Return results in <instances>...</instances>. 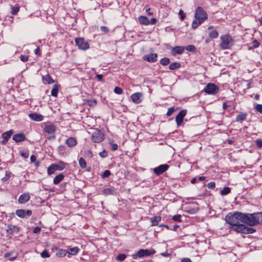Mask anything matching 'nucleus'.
<instances>
[{"mask_svg":"<svg viewBox=\"0 0 262 262\" xmlns=\"http://www.w3.org/2000/svg\"><path fill=\"white\" fill-rule=\"evenodd\" d=\"M194 17L195 19L191 24L193 29H195L207 19L208 14L201 7H198L195 10Z\"/></svg>","mask_w":262,"mask_h":262,"instance_id":"f257e3e1","label":"nucleus"},{"mask_svg":"<svg viewBox=\"0 0 262 262\" xmlns=\"http://www.w3.org/2000/svg\"><path fill=\"white\" fill-rule=\"evenodd\" d=\"M156 251L153 249H140L137 252L132 255L133 258L136 259L139 258L143 257L144 256H148L154 254Z\"/></svg>","mask_w":262,"mask_h":262,"instance_id":"f03ea898","label":"nucleus"},{"mask_svg":"<svg viewBox=\"0 0 262 262\" xmlns=\"http://www.w3.org/2000/svg\"><path fill=\"white\" fill-rule=\"evenodd\" d=\"M244 213L236 212L230 215V226L244 223Z\"/></svg>","mask_w":262,"mask_h":262,"instance_id":"7ed1b4c3","label":"nucleus"},{"mask_svg":"<svg viewBox=\"0 0 262 262\" xmlns=\"http://www.w3.org/2000/svg\"><path fill=\"white\" fill-rule=\"evenodd\" d=\"M104 139L103 133L99 129H95L92 134V140L95 143H100Z\"/></svg>","mask_w":262,"mask_h":262,"instance_id":"20e7f679","label":"nucleus"},{"mask_svg":"<svg viewBox=\"0 0 262 262\" xmlns=\"http://www.w3.org/2000/svg\"><path fill=\"white\" fill-rule=\"evenodd\" d=\"M75 43L79 49L86 50L90 48L89 43L82 37H78L75 39Z\"/></svg>","mask_w":262,"mask_h":262,"instance_id":"39448f33","label":"nucleus"},{"mask_svg":"<svg viewBox=\"0 0 262 262\" xmlns=\"http://www.w3.org/2000/svg\"><path fill=\"white\" fill-rule=\"evenodd\" d=\"M57 130V127L53 123L46 122L44 123L43 132L48 134H54Z\"/></svg>","mask_w":262,"mask_h":262,"instance_id":"423d86ee","label":"nucleus"},{"mask_svg":"<svg viewBox=\"0 0 262 262\" xmlns=\"http://www.w3.org/2000/svg\"><path fill=\"white\" fill-rule=\"evenodd\" d=\"M204 91L208 94L215 95L218 93L219 88L215 84L209 83L206 86Z\"/></svg>","mask_w":262,"mask_h":262,"instance_id":"0eeeda50","label":"nucleus"},{"mask_svg":"<svg viewBox=\"0 0 262 262\" xmlns=\"http://www.w3.org/2000/svg\"><path fill=\"white\" fill-rule=\"evenodd\" d=\"M169 167V166L168 164H161L159 166L154 168L153 171L156 175L159 176L167 171Z\"/></svg>","mask_w":262,"mask_h":262,"instance_id":"6e6552de","label":"nucleus"},{"mask_svg":"<svg viewBox=\"0 0 262 262\" xmlns=\"http://www.w3.org/2000/svg\"><path fill=\"white\" fill-rule=\"evenodd\" d=\"M244 223L250 226H254L253 213L244 214L243 218Z\"/></svg>","mask_w":262,"mask_h":262,"instance_id":"1a4fd4ad","label":"nucleus"},{"mask_svg":"<svg viewBox=\"0 0 262 262\" xmlns=\"http://www.w3.org/2000/svg\"><path fill=\"white\" fill-rule=\"evenodd\" d=\"M14 131L12 129H10L7 132H4L2 134V138L3 140L1 141V143L3 145H5L11 138V136L13 134Z\"/></svg>","mask_w":262,"mask_h":262,"instance_id":"9d476101","label":"nucleus"},{"mask_svg":"<svg viewBox=\"0 0 262 262\" xmlns=\"http://www.w3.org/2000/svg\"><path fill=\"white\" fill-rule=\"evenodd\" d=\"M187 111L183 110L181 111L176 117V122L178 126L181 125L183 121L184 117L186 115Z\"/></svg>","mask_w":262,"mask_h":262,"instance_id":"9b49d317","label":"nucleus"},{"mask_svg":"<svg viewBox=\"0 0 262 262\" xmlns=\"http://www.w3.org/2000/svg\"><path fill=\"white\" fill-rule=\"evenodd\" d=\"M32 213V211L31 210L18 209L15 211V214L20 218H25L26 216H30Z\"/></svg>","mask_w":262,"mask_h":262,"instance_id":"f8f14e48","label":"nucleus"},{"mask_svg":"<svg viewBox=\"0 0 262 262\" xmlns=\"http://www.w3.org/2000/svg\"><path fill=\"white\" fill-rule=\"evenodd\" d=\"M229 37L228 35L221 36L222 42L220 44L221 47L223 49H228L229 44Z\"/></svg>","mask_w":262,"mask_h":262,"instance_id":"ddd939ff","label":"nucleus"},{"mask_svg":"<svg viewBox=\"0 0 262 262\" xmlns=\"http://www.w3.org/2000/svg\"><path fill=\"white\" fill-rule=\"evenodd\" d=\"M19 231V228L15 225H9L7 227L6 232L7 235H12L14 233H17Z\"/></svg>","mask_w":262,"mask_h":262,"instance_id":"4468645a","label":"nucleus"},{"mask_svg":"<svg viewBox=\"0 0 262 262\" xmlns=\"http://www.w3.org/2000/svg\"><path fill=\"white\" fill-rule=\"evenodd\" d=\"M158 55L156 53L150 54V55H145L143 57V59L149 62H155L157 60Z\"/></svg>","mask_w":262,"mask_h":262,"instance_id":"2eb2a0df","label":"nucleus"},{"mask_svg":"<svg viewBox=\"0 0 262 262\" xmlns=\"http://www.w3.org/2000/svg\"><path fill=\"white\" fill-rule=\"evenodd\" d=\"M29 118L35 121L40 122L43 120L44 117L42 115L36 113H30L29 114Z\"/></svg>","mask_w":262,"mask_h":262,"instance_id":"dca6fc26","label":"nucleus"},{"mask_svg":"<svg viewBox=\"0 0 262 262\" xmlns=\"http://www.w3.org/2000/svg\"><path fill=\"white\" fill-rule=\"evenodd\" d=\"M243 223L237 224L236 225L231 226L230 229L236 231L237 232H241L244 233L245 229V226L243 224Z\"/></svg>","mask_w":262,"mask_h":262,"instance_id":"f3484780","label":"nucleus"},{"mask_svg":"<svg viewBox=\"0 0 262 262\" xmlns=\"http://www.w3.org/2000/svg\"><path fill=\"white\" fill-rule=\"evenodd\" d=\"M30 199V195L29 193H24L21 194L18 199V202L19 204H25L28 202Z\"/></svg>","mask_w":262,"mask_h":262,"instance_id":"a211bd4d","label":"nucleus"},{"mask_svg":"<svg viewBox=\"0 0 262 262\" xmlns=\"http://www.w3.org/2000/svg\"><path fill=\"white\" fill-rule=\"evenodd\" d=\"M142 96V94L141 93H135L131 95V99L132 101L136 104L140 103L142 100L141 97Z\"/></svg>","mask_w":262,"mask_h":262,"instance_id":"6ab92c4d","label":"nucleus"},{"mask_svg":"<svg viewBox=\"0 0 262 262\" xmlns=\"http://www.w3.org/2000/svg\"><path fill=\"white\" fill-rule=\"evenodd\" d=\"M26 137L24 133L16 134L13 135V140L16 142H20L25 141Z\"/></svg>","mask_w":262,"mask_h":262,"instance_id":"aec40b11","label":"nucleus"},{"mask_svg":"<svg viewBox=\"0 0 262 262\" xmlns=\"http://www.w3.org/2000/svg\"><path fill=\"white\" fill-rule=\"evenodd\" d=\"M253 216L254 225L262 224V212L259 213H254Z\"/></svg>","mask_w":262,"mask_h":262,"instance_id":"412c9836","label":"nucleus"},{"mask_svg":"<svg viewBox=\"0 0 262 262\" xmlns=\"http://www.w3.org/2000/svg\"><path fill=\"white\" fill-rule=\"evenodd\" d=\"M184 51V48L181 46H176L173 47L171 50V54L173 55L181 54Z\"/></svg>","mask_w":262,"mask_h":262,"instance_id":"4be33fe9","label":"nucleus"},{"mask_svg":"<svg viewBox=\"0 0 262 262\" xmlns=\"http://www.w3.org/2000/svg\"><path fill=\"white\" fill-rule=\"evenodd\" d=\"M65 143L70 147L75 146L77 144V141L76 139L73 137H70L68 138L65 142Z\"/></svg>","mask_w":262,"mask_h":262,"instance_id":"5701e85b","label":"nucleus"},{"mask_svg":"<svg viewBox=\"0 0 262 262\" xmlns=\"http://www.w3.org/2000/svg\"><path fill=\"white\" fill-rule=\"evenodd\" d=\"M56 170H62L66 167L67 163L63 161H59L58 163L53 164Z\"/></svg>","mask_w":262,"mask_h":262,"instance_id":"b1692460","label":"nucleus"},{"mask_svg":"<svg viewBox=\"0 0 262 262\" xmlns=\"http://www.w3.org/2000/svg\"><path fill=\"white\" fill-rule=\"evenodd\" d=\"M44 83L52 84L54 82V80L50 75H46L42 77Z\"/></svg>","mask_w":262,"mask_h":262,"instance_id":"393cba45","label":"nucleus"},{"mask_svg":"<svg viewBox=\"0 0 262 262\" xmlns=\"http://www.w3.org/2000/svg\"><path fill=\"white\" fill-rule=\"evenodd\" d=\"M161 221V217L160 216H155L153 217L150 218V221L151 222V226H155L158 225L159 222Z\"/></svg>","mask_w":262,"mask_h":262,"instance_id":"a878e982","label":"nucleus"},{"mask_svg":"<svg viewBox=\"0 0 262 262\" xmlns=\"http://www.w3.org/2000/svg\"><path fill=\"white\" fill-rule=\"evenodd\" d=\"M212 29L213 26H210L208 28L209 30H210L209 33V36L211 38H216L219 36L218 32L216 30H211Z\"/></svg>","mask_w":262,"mask_h":262,"instance_id":"bb28decb","label":"nucleus"},{"mask_svg":"<svg viewBox=\"0 0 262 262\" xmlns=\"http://www.w3.org/2000/svg\"><path fill=\"white\" fill-rule=\"evenodd\" d=\"M64 178V176L62 173H59L54 178L53 183L55 185L58 184L63 180Z\"/></svg>","mask_w":262,"mask_h":262,"instance_id":"cd10ccee","label":"nucleus"},{"mask_svg":"<svg viewBox=\"0 0 262 262\" xmlns=\"http://www.w3.org/2000/svg\"><path fill=\"white\" fill-rule=\"evenodd\" d=\"M139 23L144 25H148L149 24V20L146 16H140L138 17Z\"/></svg>","mask_w":262,"mask_h":262,"instance_id":"c85d7f7f","label":"nucleus"},{"mask_svg":"<svg viewBox=\"0 0 262 262\" xmlns=\"http://www.w3.org/2000/svg\"><path fill=\"white\" fill-rule=\"evenodd\" d=\"M60 88V85L59 84H54L53 86V88L51 90V95L54 97H57L59 89Z\"/></svg>","mask_w":262,"mask_h":262,"instance_id":"c756f323","label":"nucleus"},{"mask_svg":"<svg viewBox=\"0 0 262 262\" xmlns=\"http://www.w3.org/2000/svg\"><path fill=\"white\" fill-rule=\"evenodd\" d=\"M79 251V249L77 247L70 248L67 249L68 253L72 255H75L76 254H77Z\"/></svg>","mask_w":262,"mask_h":262,"instance_id":"7c9ffc66","label":"nucleus"},{"mask_svg":"<svg viewBox=\"0 0 262 262\" xmlns=\"http://www.w3.org/2000/svg\"><path fill=\"white\" fill-rule=\"evenodd\" d=\"M103 194L105 195H114L115 194V190L112 188H106L103 189Z\"/></svg>","mask_w":262,"mask_h":262,"instance_id":"2f4dec72","label":"nucleus"},{"mask_svg":"<svg viewBox=\"0 0 262 262\" xmlns=\"http://www.w3.org/2000/svg\"><path fill=\"white\" fill-rule=\"evenodd\" d=\"M247 116V113H241L238 114L236 116V120L237 121H242L246 119V117Z\"/></svg>","mask_w":262,"mask_h":262,"instance_id":"473e14b6","label":"nucleus"},{"mask_svg":"<svg viewBox=\"0 0 262 262\" xmlns=\"http://www.w3.org/2000/svg\"><path fill=\"white\" fill-rule=\"evenodd\" d=\"M181 67V63L178 62L171 63L169 66V69L170 70H174L179 69Z\"/></svg>","mask_w":262,"mask_h":262,"instance_id":"72a5a7b5","label":"nucleus"},{"mask_svg":"<svg viewBox=\"0 0 262 262\" xmlns=\"http://www.w3.org/2000/svg\"><path fill=\"white\" fill-rule=\"evenodd\" d=\"M56 170L54 165L53 164H52L49 167H48L47 172L49 175H51L53 174Z\"/></svg>","mask_w":262,"mask_h":262,"instance_id":"f704fd0d","label":"nucleus"},{"mask_svg":"<svg viewBox=\"0 0 262 262\" xmlns=\"http://www.w3.org/2000/svg\"><path fill=\"white\" fill-rule=\"evenodd\" d=\"M56 170L54 165L53 164H52L49 167H48L47 172L49 175H51L53 174Z\"/></svg>","mask_w":262,"mask_h":262,"instance_id":"c9c22d12","label":"nucleus"},{"mask_svg":"<svg viewBox=\"0 0 262 262\" xmlns=\"http://www.w3.org/2000/svg\"><path fill=\"white\" fill-rule=\"evenodd\" d=\"M67 253H68L67 250L61 249L57 251L56 254L58 256L61 257L66 256Z\"/></svg>","mask_w":262,"mask_h":262,"instance_id":"e433bc0d","label":"nucleus"},{"mask_svg":"<svg viewBox=\"0 0 262 262\" xmlns=\"http://www.w3.org/2000/svg\"><path fill=\"white\" fill-rule=\"evenodd\" d=\"M160 62L162 65L165 66L170 63V59L167 57L163 58L160 60Z\"/></svg>","mask_w":262,"mask_h":262,"instance_id":"4c0bfd02","label":"nucleus"},{"mask_svg":"<svg viewBox=\"0 0 262 262\" xmlns=\"http://www.w3.org/2000/svg\"><path fill=\"white\" fill-rule=\"evenodd\" d=\"M79 164L80 166L82 168H84L86 166V162L85 160L83 158H80L79 159Z\"/></svg>","mask_w":262,"mask_h":262,"instance_id":"58836bf2","label":"nucleus"},{"mask_svg":"<svg viewBox=\"0 0 262 262\" xmlns=\"http://www.w3.org/2000/svg\"><path fill=\"white\" fill-rule=\"evenodd\" d=\"M255 231V230L251 227H247L245 226V229L244 230V234H250L253 233Z\"/></svg>","mask_w":262,"mask_h":262,"instance_id":"ea45409f","label":"nucleus"},{"mask_svg":"<svg viewBox=\"0 0 262 262\" xmlns=\"http://www.w3.org/2000/svg\"><path fill=\"white\" fill-rule=\"evenodd\" d=\"M11 174L12 173L11 172L6 171L5 173V177L2 179V181L4 182L7 181L11 177Z\"/></svg>","mask_w":262,"mask_h":262,"instance_id":"a19ab883","label":"nucleus"},{"mask_svg":"<svg viewBox=\"0 0 262 262\" xmlns=\"http://www.w3.org/2000/svg\"><path fill=\"white\" fill-rule=\"evenodd\" d=\"M19 11V7L18 6L12 7L11 8V14L13 15H16Z\"/></svg>","mask_w":262,"mask_h":262,"instance_id":"79ce46f5","label":"nucleus"},{"mask_svg":"<svg viewBox=\"0 0 262 262\" xmlns=\"http://www.w3.org/2000/svg\"><path fill=\"white\" fill-rule=\"evenodd\" d=\"M229 193V187H226L220 191V194L222 195H227Z\"/></svg>","mask_w":262,"mask_h":262,"instance_id":"37998d69","label":"nucleus"},{"mask_svg":"<svg viewBox=\"0 0 262 262\" xmlns=\"http://www.w3.org/2000/svg\"><path fill=\"white\" fill-rule=\"evenodd\" d=\"M186 50H187L188 51L194 52L195 51L196 48L194 46L190 45H188L185 48Z\"/></svg>","mask_w":262,"mask_h":262,"instance_id":"c03bdc74","label":"nucleus"},{"mask_svg":"<svg viewBox=\"0 0 262 262\" xmlns=\"http://www.w3.org/2000/svg\"><path fill=\"white\" fill-rule=\"evenodd\" d=\"M126 256L124 254H120L117 257V259L119 261H123L126 258Z\"/></svg>","mask_w":262,"mask_h":262,"instance_id":"a18cd8bd","label":"nucleus"},{"mask_svg":"<svg viewBox=\"0 0 262 262\" xmlns=\"http://www.w3.org/2000/svg\"><path fill=\"white\" fill-rule=\"evenodd\" d=\"M230 4H231L232 5H234V7H237L239 8H241V5L242 4L239 2H236L234 0H230Z\"/></svg>","mask_w":262,"mask_h":262,"instance_id":"49530a36","label":"nucleus"},{"mask_svg":"<svg viewBox=\"0 0 262 262\" xmlns=\"http://www.w3.org/2000/svg\"><path fill=\"white\" fill-rule=\"evenodd\" d=\"M172 220L175 222H179V223L182 222V221L181 220V215L180 214H177V215H174L172 217Z\"/></svg>","mask_w":262,"mask_h":262,"instance_id":"de8ad7c7","label":"nucleus"},{"mask_svg":"<svg viewBox=\"0 0 262 262\" xmlns=\"http://www.w3.org/2000/svg\"><path fill=\"white\" fill-rule=\"evenodd\" d=\"M114 91L116 94L119 95L122 94L123 93L122 89L121 88L118 86L115 88Z\"/></svg>","mask_w":262,"mask_h":262,"instance_id":"09e8293b","label":"nucleus"},{"mask_svg":"<svg viewBox=\"0 0 262 262\" xmlns=\"http://www.w3.org/2000/svg\"><path fill=\"white\" fill-rule=\"evenodd\" d=\"M41 256L43 258H48L50 257V254L47 250H45L41 253Z\"/></svg>","mask_w":262,"mask_h":262,"instance_id":"8fccbe9b","label":"nucleus"},{"mask_svg":"<svg viewBox=\"0 0 262 262\" xmlns=\"http://www.w3.org/2000/svg\"><path fill=\"white\" fill-rule=\"evenodd\" d=\"M111 171L108 170H106L102 174V177L103 178H105L108 177L111 175Z\"/></svg>","mask_w":262,"mask_h":262,"instance_id":"3c124183","label":"nucleus"},{"mask_svg":"<svg viewBox=\"0 0 262 262\" xmlns=\"http://www.w3.org/2000/svg\"><path fill=\"white\" fill-rule=\"evenodd\" d=\"M174 112V108L173 107H171L168 108V111L166 113L167 116H170Z\"/></svg>","mask_w":262,"mask_h":262,"instance_id":"603ef678","label":"nucleus"},{"mask_svg":"<svg viewBox=\"0 0 262 262\" xmlns=\"http://www.w3.org/2000/svg\"><path fill=\"white\" fill-rule=\"evenodd\" d=\"M255 108L257 112L262 114V104H256V106H255Z\"/></svg>","mask_w":262,"mask_h":262,"instance_id":"864d4df0","label":"nucleus"},{"mask_svg":"<svg viewBox=\"0 0 262 262\" xmlns=\"http://www.w3.org/2000/svg\"><path fill=\"white\" fill-rule=\"evenodd\" d=\"M179 15H180V19L181 20H183L185 17V14H184L183 11L182 10H180L179 12Z\"/></svg>","mask_w":262,"mask_h":262,"instance_id":"5fc2aeb1","label":"nucleus"},{"mask_svg":"<svg viewBox=\"0 0 262 262\" xmlns=\"http://www.w3.org/2000/svg\"><path fill=\"white\" fill-rule=\"evenodd\" d=\"M215 187V183L213 182H209L207 184V187L209 189H214Z\"/></svg>","mask_w":262,"mask_h":262,"instance_id":"6e6d98bb","label":"nucleus"},{"mask_svg":"<svg viewBox=\"0 0 262 262\" xmlns=\"http://www.w3.org/2000/svg\"><path fill=\"white\" fill-rule=\"evenodd\" d=\"M252 44L253 47H254V48H258L259 46V42L258 41H257L256 40H253L252 42Z\"/></svg>","mask_w":262,"mask_h":262,"instance_id":"4d7b16f0","label":"nucleus"},{"mask_svg":"<svg viewBox=\"0 0 262 262\" xmlns=\"http://www.w3.org/2000/svg\"><path fill=\"white\" fill-rule=\"evenodd\" d=\"M111 149L113 151H115L118 149V146L116 143H111Z\"/></svg>","mask_w":262,"mask_h":262,"instance_id":"13d9d810","label":"nucleus"},{"mask_svg":"<svg viewBox=\"0 0 262 262\" xmlns=\"http://www.w3.org/2000/svg\"><path fill=\"white\" fill-rule=\"evenodd\" d=\"M256 145L259 148L262 147V140L260 139H257L256 140Z\"/></svg>","mask_w":262,"mask_h":262,"instance_id":"bf43d9fd","label":"nucleus"},{"mask_svg":"<svg viewBox=\"0 0 262 262\" xmlns=\"http://www.w3.org/2000/svg\"><path fill=\"white\" fill-rule=\"evenodd\" d=\"M100 30L101 31L105 33H107L108 32V29L105 26H101L100 27Z\"/></svg>","mask_w":262,"mask_h":262,"instance_id":"052dcab7","label":"nucleus"},{"mask_svg":"<svg viewBox=\"0 0 262 262\" xmlns=\"http://www.w3.org/2000/svg\"><path fill=\"white\" fill-rule=\"evenodd\" d=\"M41 230V228L39 227H35L33 230V232L34 233H38Z\"/></svg>","mask_w":262,"mask_h":262,"instance_id":"680f3d73","label":"nucleus"},{"mask_svg":"<svg viewBox=\"0 0 262 262\" xmlns=\"http://www.w3.org/2000/svg\"><path fill=\"white\" fill-rule=\"evenodd\" d=\"M20 60L23 61V62H26L28 60V57L27 56H25V55H21L20 56Z\"/></svg>","mask_w":262,"mask_h":262,"instance_id":"e2e57ef3","label":"nucleus"},{"mask_svg":"<svg viewBox=\"0 0 262 262\" xmlns=\"http://www.w3.org/2000/svg\"><path fill=\"white\" fill-rule=\"evenodd\" d=\"M20 155L24 158H27L29 157V154L26 152H20Z\"/></svg>","mask_w":262,"mask_h":262,"instance_id":"0e129e2a","label":"nucleus"},{"mask_svg":"<svg viewBox=\"0 0 262 262\" xmlns=\"http://www.w3.org/2000/svg\"><path fill=\"white\" fill-rule=\"evenodd\" d=\"M36 156L34 155H31L30 157L31 162H32V163L35 162H36Z\"/></svg>","mask_w":262,"mask_h":262,"instance_id":"69168bd1","label":"nucleus"},{"mask_svg":"<svg viewBox=\"0 0 262 262\" xmlns=\"http://www.w3.org/2000/svg\"><path fill=\"white\" fill-rule=\"evenodd\" d=\"M99 155L102 158H105V157L107 156V153L104 150L102 152H100L99 153Z\"/></svg>","mask_w":262,"mask_h":262,"instance_id":"338daca9","label":"nucleus"},{"mask_svg":"<svg viewBox=\"0 0 262 262\" xmlns=\"http://www.w3.org/2000/svg\"><path fill=\"white\" fill-rule=\"evenodd\" d=\"M181 262H191V260L190 258H184L182 259Z\"/></svg>","mask_w":262,"mask_h":262,"instance_id":"774afa93","label":"nucleus"}]
</instances>
